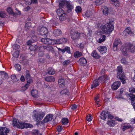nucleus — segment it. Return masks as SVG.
<instances>
[{
  "label": "nucleus",
  "mask_w": 135,
  "mask_h": 135,
  "mask_svg": "<svg viewBox=\"0 0 135 135\" xmlns=\"http://www.w3.org/2000/svg\"><path fill=\"white\" fill-rule=\"evenodd\" d=\"M109 77L107 75H104L103 76H102L100 77L97 80H94L91 86V88L93 89L95 88L98 86L99 85V82L104 83L109 80Z\"/></svg>",
  "instance_id": "7ed1b4c3"
},
{
  "label": "nucleus",
  "mask_w": 135,
  "mask_h": 135,
  "mask_svg": "<svg viewBox=\"0 0 135 135\" xmlns=\"http://www.w3.org/2000/svg\"><path fill=\"white\" fill-rule=\"evenodd\" d=\"M7 12L10 14H14V12L12 10V9L10 7H8L7 9Z\"/></svg>",
  "instance_id": "09e8293b"
},
{
  "label": "nucleus",
  "mask_w": 135,
  "mask_h": 135,
  "mask_svg": "<svg viewBox=\"0 0 135 135\" xmlns=\"http://www.w3.org/2000/svg\"><path fill=\"white\" fill-rule=\"evenodd\" d=\"M20 79L21 81H24L25 80V78L24 76L23 75H22Z\"/></svg>",
  "instance_id": "338daca9"
},
{
  "label": "nucleus",
  "mask_w": 135,
  "mask_h": 135,
  "mask_svg": "<svg viewBox=\"0 0 135 135\" xmlns=\"http://www.w3.org/2000/svg\"><path fill=\"white\" fill-rule=\"evenodd\" d=\"M61 94H65L67 95L69 94V93L68 91L66 89H64L61 91Z\"/></svg>",
  "instance_id": "49530a36"
},
{
  "label": "nucleus",
  "mask_w": 135,
  "mask_h": 135,
  "mask_svg": "<svg viewBox=\"0 0 135 135\" xmlns=\"http://www.w3.org/2000/svg\"><path fill=\"white\" fill-rule=\"evenodd\" d=\"M31 94L34 98H37L38 96V91L36 90H32L31 91Z\"/></svg>",
  "instance_id": "5701e85b"
},
{
  "label": "nucleus",
  "mask_w": 135,
  "mask_h": 135,
  "mask_svg": "<svg viewBox=\"0 0 135 135\" xmlns=\"http://www.w3.org/2000/svg\"><path fill=\"white\" fill-rule=\"evenodd\" d=\"M23 123L19 121L17 119H13L12 124L14 127L22 129Z\"/></svg>",
  "instance_id": "423d86ee"
},
{
  "label": "nucleus",
  "mask_w": 135,
  "mask_h": 135,
  "mask_svg": "<svg viewBox=\"0 0 135 135\" xmlns=\"http://www.w3.org/2000/svg\"><path fill=\"white\" fill-rule=\"evenodd\" d=\"M102 9L103 14L105 15H108L109 12V9L108 8L105 6H102Z\"/></svg>",
  "instance_id": "aec40b11"
},
{
  "label": "nucleus",
  "mask_w": 135,
  "mask_h": 135,
  "mask_svg": "<svg viewBox=\"0 0 135 135\" xmlns=\"http://www.w3.org/2000/svg\"><path fill=\"white\" fill-rule=\"evenodd\" d=\"M33 135H42V134L39 133L38 131L37 130L33 133Z\"/></svg>",
  "instance_id": "13d9d810"
},
{
  "label": "nucleus",
  "mask_w": 135,
  "mask_h": 135,
  "mask_svg": "<svg viewBox=\"0 0 135 135\" xmlns=\"http://www.w3.org/2000/svg\"><path fill=\"white\" fill-rule=\"evenodd\" d=\"M121 44V40L118 38L116 39L113 43V45L117 46Z\"/></svg>",
  "instance_id": "f704fd0d"
},
{
  "label": "nucleus",
  "mask_w": 135,
  "mask_h": 135,
  "mask_svg": "<svg viewBox=\"0 0 135 135\" xmlns=\"http://www.w3.org/2000/svg\"><path fill=\"white\" fill-rule=\"evenodd\" d=\"M105 38L106 36L105 35H101L99 39L98 40V42L99 43H101L105 40Z\"/></svg>",
  "instance_id": "a878e982"
},
{
  "label": "nucleus",
  "mask_w": 135,
  "mask_h": 135,
  "mask_svg": "<svg viewBox=\"0 0 135 135\" xmlns=\"http://www.w3.org/2000/svg\"><path fill=\"white\" fill-rule=\"evenodd\" d=\"M87 62L86 60L84 57L80 58L79 61V64L82 66L85 65Z\"/></svg>",
  "instance_id": "6ab92c4d"
},
{
  "label": "nucleus",
  "mask_w": 135,
  "mask_h": 135,
  "mask_svg": "<svg viewBox=\"0 0 135 135\" xmlns=\"http://www.w3.org/2000/svg\"><path fill=\"white\" fill-rule=\"evenodd\" d=\"M71 38L73 40H77L80 38V34L77 31H74L71 33Z\"/></svg>",
  "instance_id": "6e6552de"
},
{
  "label": "nucleus",
  "mask_w": 135,
  "mask_h": 135,
  "mask_svg": "<svg viewBox=\"0 0 135 135\" xmlns=\"http://www.w3.org/2000/svg\"><path fill=\"white\" fill-rule=\"evenodd\" d=\"M67 42V39L65 38H61L56 40H55L54 42L58 44H63Z\"/></svg>",
  "instance_id": "a211bd4d"
},
{
  "label": "nucleus",
  "mask_w": 135,
  "mask_h": 135,
  "mask_svg": "<svg viewBox=\"0 0 135 135\" xmlns=\"http://www.w3.org/2000/svg\"><path fill=\"white\" fill-rule=\"evenodd\" d=\"M38 47L36 45H31L30 47V50L32 51H35L37 49Z\"/></svg>",
  "instance_id": "4c0bfd02"
},
{
  "label": "nucleus",
  "mask_w": 135,
  "mask_h": 135,
  "mask_svg": "<svg viewBox=\"0 0 135 135\" xmlns=\"http://www.w3.org/2000/svg\"><path fill=\"white\" fill-rule=\"evenodd\" d=\"M122 54L124 56H127L129 52L132 53L135 52V45L131 43H126L120 49Z\"/></svg>",
  "instance_id": "f03ea898"
},
{
  "label": "nucleus",
  "mask_w": 135,
  "mask_h": 135,
  "mask_svg": "<svg viewBox=\"0 0 135 135\" xmlns=\"http://www.w3.org/2000/svg\"><path fill=\"white\" fill-rule=\"evenodd\" d=\"M95 5L97 6H99L103 3V0H95Z\"/></svg>",
  "instance_id": "58836bf2"
},
{
  "label": "nucleus",
  "mask_w": 135,
  "mask_h": 135,
  "mask_svg": "<svg viewBox=\"0 0 135 135\" xmlns=\"http://www.w3.org/2000/svg\"><path fill=\"white\" fill-rule=\"evenodd\" d=\"M38 34L42 35H46L48 32V30L47 28L44 27H42L40 28H39L38 29Z\"/></svg>",
  "instance_id": "9b49d317"
},
{
  "label": "nucleus",
  "mask_w": 135,
  "mask_h": 135,
  "mask_svg": "<svg viewBox=\"0 0 135 135\" xmlns=\"http://www.w3.org/2000/svg\"><path fill=\"white\" fill-rule=\"evenodd\" d=\"M26 73H27V74L26 75V79H29V78H31L30 77V74L29 73H28V70H27L26 71Z\"/></svg>",
  "instance_id": "680f3d73"
},
{
  "label": "nucleus",
  "mask_w": 135,
  "mask_h": 135,
  "mask_svg": "<svg viewBox=\"0 0 135 135\" xmlns=\"http://www.w3.org/2000/svg\"><path fill=\"white\" fill-rule=\"evenodd\" d=\"M41 41L43 44H54L55 43L54 42V40L50 39L49 38H42Z\"/></svg>",
  "instance_id": "0eeeda50"
},
{
  "label": "nucleus",
  "mask_w": 135,
  "mask_h": 135,
  "mask_svg": "<svg viewBox=\"0 0 135 135\" xmlns=\"http://www.w3.org/2000/svg\"><path fill=\"white\" fill-rule=\"evenodd\" d=\"M61 123L62 125H66L69 122V120L68 119H62Z\"/></svg>",
  "instance_id": "72a5a7b5"
},
{
  "label": "nucleus",
  "mask_w": 135,
  "mask_h": 135,
  "mask_svg": "<svg viewBox=\"0 0 135 135\" xmlns=\"http://www.w3.org/2000/svg\"><path fill=\"white\" fill-rule=\"evenodd\" d=\"M82 55L81 53L79 51H77L75 52L74 56L75 57H80Z\"/></svg>",
  "instance_id": "a19ab883"
},
{
  "label": "nucleus",
  "mask_w": 135,
  "mask_h": 135,
  "mask_svg": "<svg viewBox=\"0 0 135 135\" xmlns=\"http://www.w3.org/2000/svg\"><path fill=\"white\" fill-rule=\"evenodd\" d=\"M11 78L12 80L15 81H16V76L15 75H11Z\"/></svg>",
  "instance_id": "e2e57ef3"
},
{
  "label": "nucleus",
  "mask_w": 135,
  "mask_h": 135,
  "mask_svg": "<svg viewBox=\"0 0 135 135\" xmlns=\"http://www.w3.org/2000/svg\"><path fill=\"white\" fill-rule=\"evenodd\" d=\"M117 77V78L121 80L123 84H124L126 83L125 80L126 79V78L123 72L122 67L121 66H119L118 67V73Z\"/></svg>",
  "instance_id": "20e7f679"
},
{
  "label": "nucleus",
  "mask_w": 135,
  "mask_h": 135,
  "mask_svg": "<svg viewBox=\"0 0 135 135\" xmlns=\"http://www.w3.org/2000/svg\"><path fill=\"white\" fill-rule=\"evenodd\" d=\"M6 15V14L4 12H0V17H4Z\"/></svg>",
  "instance_id": "864d4df0"
},
{
  "label": "nucleus",
  "mask_w": 135,
  "mask_h": 135,
  "mask_svg": "<svg viewBox=\"0 0 135 135\" xmlns=\"http://www.w3.org/2000/svg\"><path fill=\"white\" fill-rule=\"evenodd\" d=\"M15 67L16 70L17 71H20L21 69V66L20 65L18 64H16L15 65Z\"/></svg>",
  "instance_id": "a18cd8bd"
},
{
  "label": "nucleus",
  "mask_w": 135,
  "mask_h": 135,
  "mask_svg": "<svg viewBox=\"0 0 135 135\" xmlns=\"http://www.w3.org/2000/svg\"><path fill=\"white\" fill-rule=\"evenodd\" d=\"M121 61L122 63L123 64L127 65L128 64V62L124 57L122 58Z\"/></svg>",
  "instance_id": "ea45409f"
},
{
  "label": "nucleus",
  "mask_w": 135,
  "mask_h": 135,
  "mask_svg": "<svg viewBox=\"0 0 135 135\" xmlns=\"http://www.w3.org/2000/svg\"><path fill=\"white\" fill-rule=\"evenodd\" d=\"M42 49H46L48 50L53 51V47L50 45H46L45 46H42L40 47V50Z\"/></svg>",
  "instance_id": "f3484780"
},
{
  "label": "nucleus",
  "mask_w": 135,
  "mask_h": 135,
  "mask_svg": "<svg viewBox=\"0 0 135 135\" xmlns=\"http://www.w3.org/2000/svg\"><path fill=\"white\" fill-rule=\"evenodd\" d=\"M70 62V61L69 60H66L64 61L63 63V64L64 65L69 64Z\"/></svg>",
  "instance_id": "6e6d98bb"
},
{
  "label": "nucleus",
  "mask_w": 135,
  "mask_h": 135,
  "mask_svg": "<svg viewBox=\"0 0 135 135\" xmlns=\"http://www.w3.org/2000/svg\"><path fill=\"white\" fill-rule=\"evenodd\" d=\"M55 71L52 68H49L48 69V73L50 75H53L55 74Z\"/></svg>",
  "instance_id": "c9c22d12"
},
{
  "label": "nucleus",
  "mask_w": 135,
  "mask_h": 135,
  "mask_svg": "<svg viewBox=\"0 0 135 135\" xmlns=\"http://www.w3.org/2000/svg\"><path fill=\"white\" fill-rule=\"evenodd\" d=\"M33 41L32 40H28L27 41V44L28 45H30L31 44L33 43Z\"/></svg>",
  "instance_id": "0e129e2a"
},
{
  "label": "nucleus",
  "mask_w": 135,
  "mask_h": 135,
  "mask_svg": "<svg viewBox=\"0 0 135 135\" xmlns=\"http://www.w3.org/2000/svg\"><path fill=\"white\" fill-rule=\"evenodd\" d=\"M45 80L47 81H54L55 80V78L52 76H49L45 78Z\"/></svg>",
  "instance_id": "2f4dec72"
},
{
  "label": "nucleus",
  "mask_w": 135,
  "mask_h": 135,
  "mask_svg": "<svg viewBox=\"0 0 135 135\" xmlns=\"http://www.w3.org/2000/svg\"><path fill=\"white\" fill-rule=\"evenodd\" d=\"M112 2V3H113L114 5L116 7H118L119 6V0H110Z\"/></svg>",
  "instance_id": "e433bc0d"
},
{
  "label": "nucleus",
  "mask_w": 135,
  "mask_h": 135,
  "mask_svg": "<svg viewBox=\"0 0 135 135\" xmlns=\"http://www.w3.org/2000/svg\"><path fill=\"white\" fill-rule=\"evenodd\" d=\"M93 13L92 12L87 11L85 14V16L87 17H90L92 16Z\"/></svg>",
  "instance_id": "37998d69"
},
{
  "label": "nucleus",
  "mask_w": 135,
  "mask_h": 135,
  "mask_svg": "<svg viewBox=\"0 0 135 135\" xmlns=\"http://www.w3.org/2000/svg\"><path fill=\"white\" fill-rule=\"evenodd\" d=\"M56 12L58 16H61L65 13L64 11L61 8L58 9L56 11Z\"/></svg>",
  "instance_id": "7c9ffc66"
},
{
  "label": "nucleus",
  "mask_w": 135,
  "mask_h": 135,
  "mask_svg": "<svg viewBox=\"0 0 135 135\" xmlns=\"http://www.w3.org/2000/svg\"><path fill=\"white\" fill-rule=\"evenodd\" d=\"M9 132V129L6 127L0 128V135H7Z\"/></svg>",
  "instance_id": "1a4fd4ad"
},
{
  "label": "nucleus",
  "mask_w": 135,
  "mask_h": 135,
  "mask_svg": "<svg viewBox=\"0 0 135 135\" xmlns=\"http://www.w3.org/2000/svg\"><path fill=\"white\" fill-rule=\"evenodd\" d=\"M43 50H44V49H42V50H40V51L39 52L38 55L39 56H42L43 55H44V53L43 51Z\"/></svg>",
  "instance_id": "3c124183"
},
{
  "label": "nucleus",
  "mask_w": 135,
  "mask_h": 135,
  "mask_svg": "<svg viewBox=\"0 0 135 135\" xmlns=\"http://www.w3.org/2000/svg\"><path fill=\"white\" fill-rule=\"evenodd\" d=\"M130 28L129 27H128L127 28H126L124 33H126L128 35H129L131 36H133L134 35V33L130 30Z\"/></svg>",
  "instance_id": "412c9836"
},
{
  "label": "nucleus",
  "mask_w": 135,
  "mask_h": 135,
  "mask_svg": "<svg viewBox=\"0 0 135 135\" xmlns=\"http://www.w3.org/2000/svg\"><path fill=\"white\" fill-rule=\"evenodd\" d=\"M22 127V129L24 128H31L33 127V125L31 124L27 123H23Z\"/></svg>",
  "instance_id": "b1692460"
},
{
  "label": "nucleus",
  "mask_w": 135,
  "mask_h": 135,
  "mask_svg": "<svg viewBox=\"0 0 135 135\" xmlns=\"http://www.w3.org/2000/svg\"><path fill=\"white\" fill-rule=\"evenodd\" d=\"M52 119H44L42 121H41V119H36V120L37 122V124H44L45 123L47 122H48L50 121Z\"/></svg>",
  "instance_id": "ddd939ff"
},
{
  "label": "nucleus",
  "mask_w": 135,
  "mask_h": 135,
  "mask_svg": "<svg viewBox=\"0 0 135 135\" xmlns=\"http://www.w3.org/2000/svg\"><path fill=\"white\" fill-rule=\"evenodd\" d=\"M113 24L114 22L110 21L103 26H102V24L97 23L96 26L98 28H101L102 31L105 33L109 34L110 33L114 30Z\"/></svg>",
  "instance_id": "f257e3e1"
},
{
  "label": "nucleus",
  "mask_w": 135,
  "mask_h": 135,
  "mask_svg": "<svg viewBox=\"0 0 135 135\" xmlns=\"http://www.w3.org/2000/svg\"><path fill=\"white\" fill-rule=\"evenodd\" d=\"M31 40H32L33 41V42L36 41L37 40V37L35 36H33L32 37V38Z\"/></svg>",
  "instance_id": "4d7b16f0"
},
{
  "label": "nucleus",
  "mask_w": 135,
  "mask_h": 135,
  "mask_svg": "<svg viewBox=\"0 0 135 135\" xmlns=\"http://www.w3.org/2000/svg\"><path fill=\"white\" fill-rule=\"evenodd\" d=\"M98 49L102 54H105L107 51V48L105 46H101L98 48Z\"/></svg>",
  "instance_id": "dca6fc26"
},
{
  "label": "nucleus",
  "mask_w": 135,
  "mask_h": 135,
  "mask_svg": "<svg viewBox=\"0 0 135 135\" xmlns=\"http://www.w3.org/2000/svg\"><path fill=\"white\" fill-rule=\"evenodd\" d=\"M91 55L92 56L96 59H98L99 57V55L95 51H93L91 54Z\"/></svg>",
  "instance_id": "473e14b6"
},
{
  "label": "nucleus",
  "mask_w": 135,
  "mask_h": 135,
  "mask_svg": "<svg viewBox=\"0 0 135 135\" xmlns=\"http://www.w3.org/2000/svg\"><path fill=\"white\" fill-rule=\"evenodd\" d=\"M13 49L16 50L20 48V46L17 44H14L12 46Z\"/></svg>",
  "instance_id": "8fccbe9b"
},
{
  "label": "nucleus",
  "mask_w": 135,
  "mask_h": 135,
  "mask_svg": "<svg viewBox=\"0 0 135 135\" xmlns=\"http://www.w3.org/2000/svg\"><path fill=\"white\" fill-rule=\"evenodd\" d=\"M59 16V19L61 21H64L65 20L67 17V15L65 14H64L61 16Z\"/></svg>",
  "instance_id": "cd10ccee"
},
{
  "label": "nucleus",
  "mask_w": 135,
  "mask_h": 135,
  "mask_svg": "<svg viewBox=\"0 0 135 135\" xmlns=\"http://www.w3.org/2000/svg\"><path fill=\"white\" fill-rule=\"evenodd\" d=\"M79 47L81 49H82L84 47V45L82 43H80L79 45Z\"/></svg>",
  "instance_id": "774afa93"
},
{
  "label": "nucleus",
  "mask_w": 135,
  "mask_h": 135,
  "mask_svg": "<svg viewBox=\"0 0 135 135\" xmlns=\"http://www.w3.org/2000/svg\"><path fill=\"white\" fill-rule=\"evenodd\" d=\"M57 129L58 132H60L63 129L62 127L61 126H59L57 128Z\"/></svg>",
  "instance_id": "5fc2aeb1"
},
{
  "label": "nucleus",
  "mask_w": 135,
  "mask_h": 135,
  "mask_svg": "<svg viewBox=\"0 0 135 135\" xmlns=\"http://www.w3.org/2000/svg\"><path fill=\"white\" fill-rule=\"evenodd\" d=\"M131 126L130 124L128 123L125 124H124V125L123 126L122 130L123 131H124L126 129L131 128Z\"/></svg>",
  "instance_id": "c85d7f7f"
},
{
  "label": "nucleus",
  "mask_w": 135,
  "mask_h": 135,
  "mask_svg": "<svg viewBox=\"0 0 135 135\" xmlns=\"http://www.w3.org/2000/svg\"><path fill=\"white\" fill-rule=\"evenodd\" d=\"M77 107V105L75 104H74L71 106V109L73 110H74L76 109Z\"/></svg>",
  "instance_id": "052dcab7"
},
{
  "label": "nucleus",
  "mask_w": 135,
  "mask_h": 135,
  "mask_svg": "<svg viewBox=\"0 0 135 135\" xmlns=\"http://www.w3.org/2000/svg\"><path fill=\"white\" fill-rule=\"evenodd\" d=\"M129 92L132 93H135V88L133 87L130 88L129 89Z\"/></svg>",
  "instance_id": "603ef678"
},
{
  "label": "nucleus",
  "mask_w": 135,
  "mask_h": 135,
  "mask_svg": "<svg viewBox=\"0 0 135 135\" xmlns=\"http://www.w3.org/2000/svg\"><path fill=\"white\" fill-rule=\"evenodd\" d=\"M52 117H53V115L51 114H49L47 115L45 118H52Z\"/></svg>",
  "instance_id": "bf43d9fd"
},
{
  "label": "nucleus",
  "mask_w": 135,
  "mask_h": 135,
  "mask_svg": "<svg viewBox=\"0 0 135 135\" xmlns=\"http://www.w3.org/2000/svg\"><path fill=\"white\" fill-rule=\"evenodd\" d=\"M27 83L24 86L22 87V88L21 90L22 91H24L26 90L28 88L30 84L32 83L33 82L32 78L27 79Z\"/></svg>",
  "instance_id": "f8f14e48"
},
{
  "label": "nucleus",
  "mask_w": 135,
  "mask_h": 135,
  "mask_svg": "<svg viewBox=\"0 0 135 135\" xmlns=\"http://www.w3.org/2000/svg\"><path fill=\"white\" fill-rule=\"evenodd\" d=\"M100 118H113V115L107 111L103 110L101 113L100 115Z\"/></svg>",
  "instance_id": "39448f33"
},
{
  "label": "nucleus",
  "mask_w": 135,
  "mask_h": 135,
  "mask_svg": "<svg viewBox=\"0 0 135 135\" xmlns=\"http://www.w3.org/2000/svg\"><path fill=\"white\" fill-rule=\"evenodd\" d=\"M66 4L67 8V12H70L74 8V5L71 2L67 1Z\"/></svg>",
  "instance_id": "4468645a"
},
{
  "label": "nucleus",
  "mask_w": 135,
  "mask_h": 135,
  "mask_svg": "<svg viewBox=\"0 0 135 135\" xmlns=\"http://www.w3.org/2000/svg\"><path fill=\"white\" fill-rule=\"evenodd\" d=\"M82 8L80 6H76L75 8V11L77 13L80 12Z\"/></svg>",
  "instance_id": "c03bdc74"
},
{
  "label": "nucleus",
  "mask_w": 135,
  "mask_h": 135,
  "mask_svg": "<svg viewBox=\"0 0 135 135\" xmlns=\"http://www.w3.org/2000/svg\"><path fill=\"white\" fill-rule=\"evenodd\" d=\"M66 51L68 53L70 54V47H65Z\"/></svg>",
  "instance_id": "69168bd1"
},
{
  "label": "nucleus",
  "mask_w": 135,
  "mask_h": 135,
  "mask_svg": "<svg viewBox=\"0 0 135 135\" xmlns=\"http://www.w3.org/2000/svg\"><path fill=\"white\" fill-rule=\"evenodd\" d=\"M59 87L62 88L65 86V81L63 79H60L59 80Z\"/></svg>",
  "instance_id": "4be33fe9"
},
{
  "label": "nucleus",
  "mask_w": 135,
  "mask_h": 135,
  "mask_svg": "<svg viewBox=\"0 0 135 135\" xmlns=\"http://www.w3.org/2000/svg\"><path fill=\"white\" fill-rule=\"evenodd\" d=\"M19 54V51H15L14 53L13 54V57L16 58H17L18 56V55Z\"/></svg>",
  "instance_id": "de8ad7c7"
},
{
  "label": "nucleus",
  "mask_w": 135,
  "mask_h": 135,
  "mask_svg": "<svg viewBox=\"0 0 135 135\" xmlns=\"http://www.w3.org/2000/svg\"><path fill=\"white\" fill-rule=\"evenodd\" d=\"M113 119H110L107 122L108 124L110 126H114L115 124V122L114 120H113Z\"/></svg>",
  "instance_id": "393cba45"
},
{
  "label": "nucleus",
  "mask_w": 135,
  "mask_h": 135,
  "mask_svg": "<svg viewBox=\"0 0 135 135\" xmlns=\"http://www.w3.org/2000/svg\"><path fill=\"white\" fill-rule=\"evenodd\" d=\"M121 83L120 81H116L112 85V88L113 90H115L120 86Z\"/></svg>",
  "instance_id": "2eb2a0df"
},
{
  "label": "nucleus",
  "mask_w": 135,
  "mask_h": 135,
  "mask_svg": "<svg viewBox=\"0 0 135 135\" xmlns=\"http://www.w3.org/2000/svg\"><path fill=\"white\" fill-rule=\"evenodd\" d=\"M0 73H1L3 77H4L5 79H7L8 78V74L6 73L4 71H0Z\"/></svg>",
  "instance_id": "79ce46f5"
},
{
  "label": "nucleus",
  "mask_w": 135,
  "mask_h": 135,
  "mask_svg": "<svg viewBox=\"0 0 135 135\" xmlns=\"http://www.w3.org/2000/svg\"><path fill=\"white\" fill-rule=\"evenodd\" d=\"M99 97L97 96L94 98V100L95 101V105L97 107H99L100 106V104H99L100 103V100H99Z\"/></svg>",
  "instance_id": "bb28decb"
},
{
  "label": "nucleus",
  "mask_w": 135,
  "mask_h": 135,
  "mask_svg": "<svg viewBox=\"0 0 135 135\" xmlns=\"http://www.w3.org/2000/svg\"><path fill=\"white\" fill-rule=\"evenodd\" d=\"M34 113V115L33 117L35 118H43L45 115V113L43 112H36L34 110L33 112Z\"/></svg>",
  "instance_id": "9d476101"
},
{
  "label": "nucleus",
  "mask_w": 135,
  "mask_h": 135,
  "mask_svg": "<svg viewBox=\"0 0 135 135\" xmlns=\"http://www.w3.org/2000/svg\"><path fill=\"white\" fill-rule=\"evenodd\" d=\"M54 33L55 36H58L61 34V32L60 30L56 29L54 30Z\"/></svg>",
  "instance_id": "c756f323"
}]
</instances>
